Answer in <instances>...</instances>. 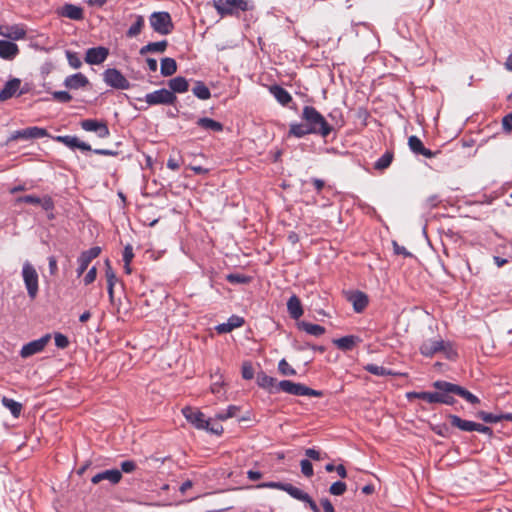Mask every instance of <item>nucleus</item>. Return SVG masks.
Listing matches in <instances>:
<instances>
[{
    "mask_svg": "<svg viewBox=\"0 0 512 512\" xmlns=\"http://www.w3.org/2000/svg\"><path fill=\"white\" fill-rule=\"evenodd\" d=\"M300 117L303 123H291L288 136L303 138L306 135L315 134L326 138L334 130V125L328 123L325 117L313 106H304Z\"/></svg>",
    "mask_w": 512,
    "mask_h": 512,
    "instance_id": "1",
    "label": "nucleus"
},
{
    "mask_svg": "<svg viewBox=\"0 0 512 512\" xmlns=\"http://www.w3.org/2000/svg\"><path fill=\"white\" fill-rule=\"evenodd\" d=\"M212 6L221 17L239 16L241 12L254 8L249 0H212Z\"/></svg>",
    "mask_w": 512,
    "mask_h": 512,
    "instance_id": "2",
    "label": "nucleus"
},
{
    "mask_svg": "<svg viewBox=\"0 0 512 512\" xmlns=\"http://www.w3.org/2000/svg\"><path fill=\"white\" fill-rule=\"evenodd\" d=\"M277 389L295 396L321 397L323 395L322 391L314 390L304 384L295 383L290 380H282L278 382Z\"/></svg>",
    "mask_w": 512,
    "mask_h": 512,
    "instance_id": "3",
    "label": "nucleus"
},
{
    "mask_svg": "<svg viewBox=\"0 0 512 512\" xmlns=\"http://www.w3.org/2000/svg\"><path fill=\"white\" fill-rule=\"evenodd\" d=\"M149 22L153 30L161 35L170 34L174 27L171 16L166 11L153 12Z\"/></svg>",
    "mask_w": 512,
    "mask_h": 512,
    "instance_id": "4",
    "label": "nucleus"
},
{
    "mask_svg": "<svg viewBox=\"0 0 512 512\" xmlns=\"http://www.w3.org/2000/svg\"><path fill=\"white\" fill-rule=\"evenodd\" d=\"M22 277L28 296L32 300L35 299L39 290L38 273L34 266L28 261L23 264Z\"/></svg>",
    "mask_w": 512,
    "mask_h": 512,
    "instance_id": "5",
    "label": "nucleus"
},
{
    "mask_svg": "<svg viewBox=\"0 0 512 512\" xmlns=\"http://www.w3.org/2000/svg\"><path fill=\"white\" fill-rule=\"evenodd\" d=\"M137 100L145 101L149 106L173 105L177 101V97L168 89L162 88L151 93H147L143 98H138Z\"/></svg>",
    "mask_w": 512,
    "mask_h": 512,
    "instance_id": "6",
    "label": "nucleus"
},
{
    "mask_svg": "<svg viewBox=\"0 0 512 512\" xmlns=\"http://www.w3.org/2000/svg\"><path fill=\"white\" fill-rule=\"evenodd\" d=\"M105 83L115 89L127 90L130 88V82L116 68H108L103 73Z\"/></svg>",
    "mask_w": 512,
    "mask_h": 512,
    "instance_id": "7",
    "label": "nucleus"
},
{
    "mask_svg": "<svg viewBox=\"0 0 512 512\" xmlns=\"http://www.w3.org/2000/svg\"><path fill=\"white\" fill-rule=\"evenodd\" d=\"M80 126L84 131L94 132L99 138L104 139L110 136L108 125L103 120L84 119L80 122Z\"/></svg>",
    "mask_w": 512,
    "mask_h": 512,
    "instance_id": "8",
    "label": "nucleus"
},
{
    "mask_svg": "<svg viewBox=\"0 0 512 512\" xmlns=\"http://www.w3.org/2000/svg\"><path fill=\"white\" fill-rule=\"evenodd\" d=\"M51 339L50 334H45L39 339L33 340L28 342L27 344L23 345L20 350V356L22 358H28L31 357L37 353H40L44 350L46 345Z\"/></svg>",
    "mask_w": 512,
    "mask_h": 512,
    "instance_id": "9",
    "label": "nucleus"
},
{
    "mask_svg": "<svg viewBox=\"0 0 512 512\" xmlns=\"http://www.w3.org/2000/svg\"><path fill=\"white\" fill-rule=\"evenodd\" d=\"M182 414L185 419L191 423L195 428L204 430L209 425V419H207L200 410L192 407H184Z\"/></svg>",
    "mask_w": 512,
    "mask_h": 512,
    "instance_id": "10",
    "label": "nucleus"
},
{
    "mask_svg": "<svg viewBox=\"0 0 512 512\" xmlns=\"http://www.w3.org/2000/svg\"><path fill=\"white\" fill-rule=\"evenodd\" d=\"M47 136H48V132L46 129L37 127V126H33V127H28V128H25L22 130H17L15 132H13L11 134V136L9 137V141H14L17 139H24V140L39 139V138H43V137H47Z\"/></svg>",
    "mask_w": 512,
    "mask_h": 512,
    "instance_id": "11",
    "label": "nucleus"
},
{
    "mask_svg": "<svg viewBox=\"0 0 512 512\" xmlns=\"http://www.w3.org/2000/svg\"><path fill=\"white\" fill-rule=\"evenodd\" d=\"M101 248L94 246L88 250L81 252L77 259L78 267L76 269L77 276L80 277L88 268L91 261L99 256Z\"/></svg>",
    "mask_w": 512,
    "mask_h": 512,
    "instance_id": "12",
    "label": "nucleus"
},
{
    "mask_svg": "<svg viewBox=\"0 0 512 512\" xmlns=\"http://www.w3.org/2000/svg\"><path fill=\"white\" fill-rule=\"evenodd\" d=\"M109 55V49L104 46L92 47L87 49L85 62L90 65L102 64Z\"/></svg>",
    "mask_w": 512,
    "mask_h": 512,
    "instance_id": "13",
    "label": "nucleus"
},
{
    "mask_svg": "<svg viewBox=\"0 0 512 512\" xmlns=\"http://www.w3.org/2000/svg\"><path fill=\"white\" fill-rule=\"evenodd\" d=\"M53 140L64 144L65 146H67L68 148H70L72 150L80 149L82 151H92V148L88 143L81 141L76 136H70V135L55 136V137H53Z\"/></svg>",
    "mask_w": 512,
    "mask_h": 512,
    "instance_id": "14",
    "label": "nucleus"
},
{
    "mask_svg": "<svg viewBox=\"0 0 512 512\" xmlns=\"http://www.w3.org/2000/svg\"><path fill=\"white\" fill-rule=\"evenodd\" d=\"M441 386L444 388V390L453 391L455 395L460 396L461 398H463L465 401L472 405L480 403V399L476 395L472 394L470 391H468L462 386H459L457 384H442Z\"/></svg>",
    "mask_w": 512,
    "mask_h": 512,
    "instance_id": "15",
    "label": "nucleus"
},
{
    "mask_svg": "<svg viewBox=\"0 0 512 512\" xmlns=\"http://www.w3.org/2000/svg\"><path fill=\"white\" fill-rule=\"evenodd\" d=\"M442 349H444V340L442 339L425 340L419 348L420 353L425 357H432Z\"/></svg>",
    "mask_w": 512,
    "mask_h": 512,
    "instance_id": "16",
    "label": "nucleus"
},
{
    "mask_svg": "<svg viewBox=\"0 0 512 512\" xmlns=\"http://www.w3.org/2000/svg\"><path fill=\"white\" fill-rule=\"evenodd\" d=\"M58 15L71 20L81 21L84 19V10L80 6L66 3L58 10Z\"/></svg>",
    "mask_w": 512,
    "mask_h": 512,
    "instance_id": "17",
    "label": "nucleus"
},
{
    "mask_svg": "<svg viewBox=\"0 0 512 512\" xmlns=\"http://www.w3.org/2000/svg\"><path fill=\"white\" fill-rule=\"evenodd\" d=\"M122 479V473L118 469H110L97 473L91 478L93 484H98L103 480L109 481L111 484H118Z\"/></svg>",
    "mask_w": 512,
    "mask_h": 512,
    "instance_id": "18",
    "label": "nucleus"
},
{
    "mask_svg": "<svg viewBox=\"0 0 512 512\" xmlns=\"http://www.w3.org/2000/svg\"><path fill=\"white\" fill-rule=\"evenodd\" d=\"M442 384H452L451 382L437 380L433 383V387L437 390V403H442L446 405H453L455 403V399L452 396L453 391L444 390L441 386Z\"/></svg>",
    "mask_w": 512,
    "mask_h": 512,
    "instance_id": "19",
    "label": "nucleus"
},
{
    "mask_svg": "<svg viewBox=\"0 0 512 512\" xmlns=\"http://www.w3.org/2000/svg\"><path fill=\"white\" fill-rule=\"evenodd\" d=\"M89 84L88 78L82 73H75L65 78L63 85L69 90H78Z\"/></svg>",
    "mask_w": 512,
    "mask_h": 512,
    "instance_id": "20",
    "label": "nucleus"
},
{
    "mask_svg": "<svg viewBox=\"0 0 512 512\" xmlns=\"http://www.w3.org/2000/svg\"><path fill=\"white\" fill-rule=\"evenodd\" d=\"M19 54L18 45L8 40H0V58L13 60Z\"/></svg>",
    "mask_w": 512,
    "mask_h": 512,
    "instance_id": "21",
    "label": "nucleus"
},
{
    "mask_svg": "<svg viewBox=\"0 0 512 512\" xmlns=\"http://www.w3.org/2000/svg\"><path fill=\"white\" fill-rule=\"evenodd\" d=\"M21 85V80L18 78H13L7 81L0 91V101H6L12 97H14Z\"/></svg>",
    "mask_w": 512,
    "mask_h": 512,
    "instance_id": "22",
    "label": "nucleus"
},
{
    "mask_svg": "<svg viewBox=\"0 0 512 512\" xmlns=\"http://www.w3.org/2000/svg\"><path fill=\"white\" fill-rule=\"evenodd\" d=\"M257 384L259 387L267 390L269 393H277V380L274 377L268 376L264 372H260L257 375Z\"/></svg>",
    "mask_w": 512,
    "mask_h": 512,
    "instance_id": "23",
    "label": "nucleus"
},
{
    "mask_svg": "<svg viewBox=\"0 0 512 512\" xmlns=\"http://www.w3.org/2000/svg\"><path fill=\"white\" fill-rule=\"evenodd\" d=\"M353 305V309L357 313H361L368 305V296L361 291L353 292L348 298Z\"/></svg>",
    "mask_w": 512,
    "mask_h": 512,
    "instance_id": "24",
    "label": "nucleus"
},
{
    "mask_svg": "<svg viewBox=\"0 0 512 512\" xmlns=\"http://www.w3.org/2000/svg\"><path fill=\"white\" fill-rule=\"evenodd\" d=\"M448 419L453 427L458 428L461 431L472 432L475 429L476 422L470 420H464L458 415L449 414Z\"/></svg>",
    "mask_w": 512,
    "mask_h": 512,
    "instance_id": "25",
    "label": "nucleus"
},
{
    "mask_svg": "<svg viewBox=\"0 0 512 512\" xmlns=\"http://www.w3.org/2000/svg\"><path fill=\"white\" fill-rule=\"evenodd\" d=\"M169 91L174 95L176 93H185L189 89V82L183 76H177L168 81Z\"/></svg>",
    "mask_w": 512,
    "mask_h": 512,
    "instance_id": "26",
    "label": "nucleus"
},
{
    "mask_svg": "<svg viewBox=\"0 0 512 512\" xmlns=\"http://www.w3.org/2000/svg\"><path fill=\"white\" fill-rule=\"evenodd\" d=\"M269 90L274 98L283 106L288 105L292 101L290 93L279 85H272Z\"/></svg>",
    "mask_w": 512,
    "mask_h": 512,
    "instance_id": "27",
    "label": "nucleus"
},
{
    "mask_svg": "<svg viewBox=\"0 0 512 512\" xmlns=\"http://www.w3.org/2000/svg\"><path fill=\"white\" fill-rule=\"evenodd\" d=\"M360 341L359 337L354 335L344 336L338 339H334L332 342L342 351H350Z\"/></svg>",
    "mask_w": 512,
    "mask_h": 512,
    "instance_id": "28",
    "label": "nucleus"
},
{
    "mask_svg": "<svg viewBox=\"0 0 512 512\" xmlns=\"http://www.w3.org/2000/svg\"><path fill=\"white\" fill-rule=\"evenodd\" d=\"M287 309L291 318L297 320L303 315V308L300 299L292 295L287 301Z\"/></svg>",
    "mask_w": 512,
    "mask_h": 512,
    "instance_id": "29",
    "label": "nucleus"
},
{
    "mask_svg": "<svg viewBox=\"0 0 512 512\" xmlns=\"http://www.w3.org/2000/svg\"><path fill=\"white\" fill-rule=\"evenodd\" d=\"M168 47L166 40L158 42H149L145 46H142L139 50L140 55H146L148 53H164Z\"/></svg>",
    "mask_w": 512,
    "mask_h": 512,
    "instance_id": "30",
    "label": "nucleus"
},
{
    "mask_svg": "<svg viewBox=\"0 0 512 512\" xmlns=\"http://www.w3.org/2000/svg\"><path fill=\"white\" fill-rule=\"evenodd\" d=\"M196 124L204 130L212 132H222L224 126L221 122L208 117L199 118Z\"/></svg>",
    "mask_w": 512,
    "mask_h": 512,
    "instance_id": "31",
    "label": "nucleus"
},
{
    "mask_svg": "<svg viewBox=\"0 0 512 512\" xmlns=\"http://www.w3.org/2000/svg\"><path fill=\"white\" fill-rule=\"evenodd\" d=\"M298 328L305 331L307 334L319 337L325 333V327L319 324H313L306 321H301L298 324Z\"/></svg>",
    "mask_w": 512,
    "mask_h": 512,
    "instance_id": "32",
    "label": "nucleus"
},
{
    "mask_svg": "<svg viewBox=\"0 0 512 512\" xmlns=\"http://www.w3.org/2000/svg\"><path fill=\"white\" fill-rule=\"evenodd\" d=\"M177 71V63L174 58L165 57L161 60L160 72L162 76L168 77Z\"/></svg>",
    "mask_w": 512,
    "mask_h": 512,
    "instance_id": "33",
    "label": "nucleus"
},
{
    "mask_svg": "<svg viewBox=\"0 0 512 512\" xmlns=\"http://www.w3.org/2000/svg\"><path fill=\"white\" fill-rule=\"evenodd\" d=\"M0 34L12 40H21L25 38L26 30L20 25H12L7 27L6 32H0Z\"/></svg>",
    "mask_w": 512,
    "mask_h": 512,
    "instance_id": "34",
    "label": "nucleus"
},
{
    "mask_svg": "<svg viewBox=\"0 0 512 512\" xmlns=\"http://www.w3.org/2000/svg\"><path fill=\"white\" fill-rule=\"evenodd\" d=\"M192 93L200 100H208L211 97L210 89L202 81H195Z\"/></svg>",
    "mask_w": 512,
    "mask_h": 512,
    "instance_id": "35",
    "label": "nucleus"
},
{
    "mask_svg": "<svg viewBox=\"0 0 512 512\" xmlns=\"http://www.w3.org/2000/svg\"><path fill=\"white\" fill-rule=\"evenodd\" d=\"M1 403L5 408H7L11 412V414L15 418H18L20 416L22 411V404L20 402H17L14 399L4 396L1 399Z\"/></svg>",
    "mask_w": 512,
    "mask_h": 512,
    "instance_id": "36",
    "label": "nucleus"
},
{
    "mask_svg": "<svg viewBox=\"0 0 512 512\" xmlns=\"http://www.w3.org/2000/svg\"><path fill=\"white\" fill-rule=\"evenodd\" d=\"M394 154L392 151L387 150L375 163L374 168L376 170H384L388 168L393 161Z\"/></svg>",
    "mask_w": 512,
    "mask_h": 512,
    "instance_id": "37",
    "label": "nucleus"
},
{
    "mask_svg": "<svg viewBox=\"0 0 512 512\" xmlns=\"http://www.w3.org/2000/svg\"><path fill=\"white\" fill-rule=\"evenodd\" d=\"M283 491H285L287 494H289L292 498L302 501V502H303V500H305L307 498L306 496L308 494V493L304 492L303 490L293 486L290 483H285V486L283 487Z\"/></svg>",
    "mask_w": 512,
    "mask_h": 512,
    "instance_id": "38",
    "label": "nucleus"
},
{
    "mask_svg": "<svg viewBox=\"0 0 512 512\" xmlns=\"http://www.w3.org/2000/svg\"><path fill=\"white\" fill-rule=\"evenodd\" d=\"M144 23V17L141 15H136V21L129 27L126 32L127 37L132 38L139 35L142 28L144 27Z\"/></svg>",
    "mask_w": 512,
    "mask_h": 512,
    "instance_id": "39",
    "label": "nucleus"
},
{
    "mask_svg": "<svg viewBox=\"0 0 512 512\" xmlns=\"http://www.w3.org/2000/svg\"><path fill=\"white\" fill-rule=\"evenodd\" d=\"M365 370L373 375H376V376L395 375V373L392 372L390 369H387L383 366H379L377 364H367L365 366Z\"/></svg>",
    "mask_w": 512,
    "mask_h": 512,
    "instance_id": "40",
    "label": "nucleus"
},
{
    "mask_svg": "<svg viewBox=\"0 0 512 512\" xmlns=\"http://www.w3.org/2000/svg\"><path fill=\"white\" fill-rule=\"evenodd\" d=\"M408 146L415 155H420V153L425 148L421 139L415 135L409 137Z\"/></svg>",
    "mask_w": 512,
    "mask_h": 512,
    "instance_id": "41",
    "label": "nucleus"
},
{
    "mask_svg": "<svg viewBox=\"0 0 512 512\" xmlns=\"http://www.w3.org/2000/svg\"><path fill=\"white\" fill-rule=\"evenodd\" d=\"M226 280L231 284H247L251 281V277L245 274L230 273L226 275Z\"/></svg>",
    "mask_w": 512,
    "mask_h": 512,
    "instance_id": "42",
    "label": "nucleus"
},
{
    "mask_svg": "<svg viewBox=\"0 0 512 512\" xmlns=\"http://www.w3.org/2000/svg\"><path fill=\"white\" fill-rule=\"evenodd\" d=\"M65 55H66L68 64L73 69H79L82 66V61H81L80 57L78 56V53H76L74 51L66 50Z\"/></svg>",
    "mask_w": 512,
    "mask_h": 512,
    "instance_id": "43",
    "label": "nucleus"
},
{
    "mask_svg": "<svg viewBox=\"0 0 512 512\" xmlns=\"http://www.w3.org/2000/svg\"><path fill=\"white\" fill-rule=\"evenodd\" d=\"M477 417L484 421L485 423H498L501 422V418L499 417V414H494L486 411H479L477 413Z\"/></svg>",
    "mask_w": 512,
    "mask_h": 512,
    "instance_id": "44",
    "label": "nucleus"
},
{
    "mask_svg": "<svg viewBox=\"0 0 512 512\" xmlns=\"http://www.w3.org/2000/svg\"><path fill=\"white\" fill-rule=\"evenodd\" d=\"M346 490H347L346 483H344L342 481H336L330 486L329 493L334 496H341L346 492Z\"/></svg>",
    "mask_w": 512,
    "mask_h": 512,
    "instance_id": "45",
    "label": "nucleus"
},
{
    "mask_svg": "<svg viewBox=\"0 0 512 512\" xmlns=\"http://www.w3.org/2000/svg\"><path fill=\"white\" fill-rule=\"evenodd\" d=\"M278 370L284 376L296 375V370L289 365L285 359H281L278 363Z\"/></svg>",
    "mask_w": 512,
    "mask_h": 512,
    "instance_id": "46",
    "label": "nucleus"
},
{
    "mask_svg": "<svg viewBox=\"0 0 512 512\" xmlns=\"http://www.w3.org/2000/svg\"><path fill=\"white\" fill-rule=\"evenodd\" d=\"M211 392L216 395L218 398L222 397L224 392V383L222 381V376H219L217 380H215L210 386Z\"/></svg>",
    "mask_w": 512,
    "mask_h": 512,
    "instance_id": "47",
    "label": "nucleus"
},
{
    "mask_svg": "<svg viewBox=\"0 0 512 512\" xmlns=\"http://www.w3.org/2000/svg\"><path fill=\"white\" fill-rule=\"evenodd\" d=\"M105 267V277L107 280V284H116L118 279L108 259L105 261Z\"/></svg>",
    "mask_w": 512,
    "mask_h": 512,
    "instance_id": "48",
    "label": "nucleus"
},
{
    "mask_svg": "<svg viewBox=\"0 0 512 512\" xmlns=\"http://www.w3.org/2000/svg\"><path fill=\"white\" fill-rule=\"evenodd\" d=\"M52 97L60 103H68L72 100V96L68 91H54L52 92Z\"/></svg>",
    "mask_w": 512,
    "mask_h": 512,
    "instance_id": "49",
    "label": "nucleus"
},
{
    "mask_svg": "<svg viewBox=\"0 0 512 512\" xmlns=\"http://www.w3.org/2000/svg\"><path fill=\"white\" fill-rule=\"evenodd\" d=\"M301 472L305 477H312L314 474L312 463L308 459H303L300 462Z\"/></svg>",
    "mask_w": 512,
    "mask_h": 512,
    "instance_id": "50",
    "label": "nucleus"
},
{
    "mask_svg": "<svg viewBox=\"0 0 512 512\" xmlns=\"http://www.w3.org/2000/svg\"><path fill=\"white\" fill-rule=\"evenodd\" d=\"M54 340L57 348L65 349L69 345L68 337L62 333H55Z\"/></svg>",
    "mask_w": 512,
    "mask_h": 512,
    "instance_id": "51",
    "label": "nucleus"
},
{
    "mask_svg": "<svg viewBox=\"0 0 512 512\" xmlns=\"http://www.w3.org/2000/svg\"><path fill=\"white\" fill-rule=\"evenodd\" d=\"M16 202L17 203H28V204H32V205H39L40 197L35 196V195L20 196L16 199Z\"/></svg>",
    "mask_w": 512,
    "mask_h": 512,
    "instance_id": "52",
    "label": "nucleus"
},
{
    "mask_svg": "<svg viewBox=\"0 0 512 512\" xmlns=\"http://www.w3.org/2000/svg\"><path fill=\"white\" fill-rule=\"evenodd\" d=\"M328 116L335 122V125L338 126L339 128H341L345 124L341 111L337 109L329 113Z\"/></svg>",
    "mask_w": 512,
    "mask_h": 512,
    "instance_id": "53",
    "label": "nucleus"
},
{
    "mask_svg": "<svg viewBox=\"0 0 512 512\" xmlns=\"http://www.w3.org/2000/svg\"><path fill=\"white\" fill-rule=\"evenodd\" d=\"M39 205L42 207V209H44L45 211H52L55 207V204H54V201L53 199L46 195L42 198H40V203Z\"/></svg>",
    "mask_w": 512,
    "mask_h": 512,
    "instance_id": "54",
    "label": "nucleus"
},
{
    "mask_svg": "<svg viewBox=\"0 0 512 512\" xmlns=\"http://www.w3.org/2000/svg\"><path fill=\"white\" fill-rule=\"evenodd\" d=\"M242 377L245 379V380H251L253 377H254V369L251 365V363L249 362H245L243 365H242Z\"/></svg>",
    "mask_w": 512,
    "mask_h": 512,
    "instance_id": "55",
    "label": "nucleus"
},
{
    "mask_svg": "<svg viewBox=\"0 0 512 512\" xmlns=\"http://www.w3.org/2000/svg\"><path fill=\"white\" fill-rule=\"evenodd\" d=\"M244 322V318L237 315H232L227 320V323L231 326L232 330L243 326Z\"/></svg>",
    "mask_w": 512,
    "mask_h": 512,
    "instance_id": "56",
    "label": "nucleus"
},
{
    "mask_svg": "<svg viewBox=\"0 0 512 512\" xmlns=\"http://www.w3.org/2000/svg\"><path fill=\"white\" fill-rule=\"evenodd\" d=\"M447 359H455L457 356V352L454 350L452 345L449 342L444 341V349L442 351Z\"/></svg>",
    "mask_w": 512,
    "mask_h": 512,
    "instance_id": "57",
    "label": "nucleus"
},
{
    "mask_svg": "<svg viewBox=\"0 0 512 512\" xmlns=\"http://www.w3.org/2000/svg\"><path fill=\"white\" fill-rule=\"evenodd\" d=\"M305 455L312 459V460H322L324 459L325 457H327V454L325 453L324 456H322V454L320 453V451L314 449V448H308L305 450Z\"/></svg>",
    "mask_w": 512,
    "mask_h": 512,
    "instance_id": "58",
    "label": "nucleus"
},
{
    "mask_svg": "<svg viewBox=\"0 0 512 512\" xmlns=\"http://www.w3.org/2000/svg\"><path fill=\"white\" fill-rule=\"evenodd\" d=\"M96 276H97V269L95 266H93L92 268H90L87 272V274L84 276V284L85 285H89L91 283H93L96 279Z\"/></svg>",
    "mask_w": 512,
    "mask_h": 512,
    "instance_id": "59",
    "label": "nucleus"
},
{
    "mask_svg": "<svg viewBox=\"0 0 512 512\" xmlns=\"http://www.w3.org/2000/svg\"><path fill=\"white\" fill-rule=\"evenodd\" d=\"M133 257H134L133 247L130 244H127L124 247V251H123V261H124V263H131L132 260H133Z\"/></svg>",
    "mask_w": 512,
    "mask_h": 512,
    "instance_id": "60",
    "label": "nucleus"
},
{
    "mask_svg": "<svg viewBox=\"0 0 512 512\" xmlns=\"http://www.w3.org/2000/svg\"><path fill=\"white\" fill-rule=\"evenodd\" d=\"M437 391L436 392H427L421 391V399L428 403H437Z\"/></svg>",
    "mask_w": 512,
    "mask_h": 512,
    "instance_id": "61",
    "label": "nucleus"
},
{
    "mask_svg": "<svg viewBox=\"0 0 512 512\" xmlns=\"http://www.w3.org/2000/svg\"><path fill=\"white\" fill-rule=\"evenodd\" d=\"M136 469V463L132 460H126L121 463V470L124 473H132Z\"/></svg>",
    "mask_w": 512,
    "mask_h": 512,
    "instance_id": "62",
    "label": "nucleus"
},
{
    "mask_svg": "<svg viewBox=\"0 0 512 512\" xmlns=\"http://www.w3.org/2000/svg\"><path fill=\"white\" fill-rule=\"evenodd\" d=\"M502 127L506 132L512 131V113H509L503 117Z\"/></svg>",
    "mask_w": 512,
    "mask_h": 512,
    "instance_id": "63",
    "label": "nucleus"
},
{
    "mask_svg": "<svg viewBox=\"0 0 512 512\" xmlns=\"http://www.w3.org/2000/svg\"><path fill=\"white\" fill-rule=\"evenodd\" d=\"M474 431L482 433V434H485V435H488L489 437H491L493 435V430L490 427L485 426V425L480 424V423H476L475 424Z\"/></svg>",
    "mask_w": 512,
    "mask_h": 512,
    "instance_id": "64",
    "label": "nucleus"
}]
</instances>
